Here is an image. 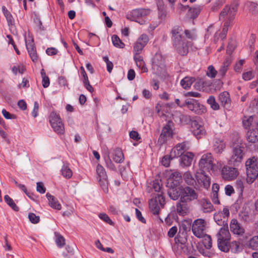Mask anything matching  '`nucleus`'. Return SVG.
I'll return each mask as SVG.
<instances>
[{"label": "nucleus", "instance_id": "1", "mask_svg": "<svg viewBox=\"0 0 258 258\" xmlns=\"http://www.w3.org/2000/svg\"><path fill=\"white\" fill-rule=\"evenodd\" d=\"M172 41L176 52L181 55H186L188 52L189 48L192 45L191 41H188L184 37L183 31L179 26H175L171 30Z\"/></svg>", "mask_w": 258, "mask_h": 258}, {"label": "nucleus", "instance_id": "2", "mask_svg": "<svg viewBox=\"0 0 258 258\" xmlns=\"http://www.w3.org/2000/svg\"><path fill=\"white\" fill-rule=\"evenodd\" d=\"M246 169V181L248 183H252L258 176V159L252 157L245 162Z\"/></svg>", "mask_w": 258, "mask_h": 258}, {"label": "nucleus", "instance_id": "3", "mask_svg": "<svg viewBox=\"0 0 258 258\" xmlns=\"http://www.w3.org/2000/svg\"><path fill=\"white\" fill-rule=\"evenodd\" d=\"M219 248L224 251H228L227 243L230 241L231 235L228 230V225L223 226L216 234Z\"/></svg>", "mask_w": 258, "mask_h": 258}, {"label": "nucleus", "instance_id": "4", "mask_svg": "<svg viewBox=\"0 0 258 258\" xmlns=\"http://www.w3.org/2000/svg\"><path fill=\"white\" fill-rule=\"evenodd\" d=\"M200 169L203 171H216L219 169V166L214 163V158L211 153H206L202 155L199 162Z\"/></svg>", "mask_w": 258, "mask_h": 258}, {"label": "nucleus", "instance_id": "5", "mask_svg": "<svg viewBox=\"0 0 258 258\" xmlns=\"http://www.w3.org/2000/svg\"><path fill=\"white\" fill-rule=\"evenodd\" d=\"M243 149L242 144L238 143L233 145L232 155L229 159V164L235 166L242 161L244 155Z\"/></svg>", "mask_w": 258, "mask_h": 258}, {"label": "nucleus", "instance_id": "6", "mask_svg": "<svg viewBox=\"0 0 258 258\" xmlns=\"http://www.w3.org/2000/svg\"><path fill=\"white\" fill-rule=\"evenodd\" d=\"M207 223L203 219L195 220L192 224V232L194 235L199 238H202L206 234Z\"/></svg>", "mask_w": 258, "mask_h": 258}, {"label": "nucleus", "instance_id": "7", "mask_svg": "<svg viewBox=\"0 0 258 258\" xmlns=\"http://www.w3.org/2000/svg\"><path fill=\"white\" fill-rule=\"evenodd\" d=\"M152 69L154 74L161 75L165 70L164 59L161 54L156 53L152 59Z\"/></svg>", "mask_w": 258, "mask_h": 258}, {"label": "nucleus", "instance_id": "8", "mask_svg": "<svg viewBox=\"0 0 258 258\" xmlns=\"http://www.w3.org/2000/svg\"><path fill=\"white\" fill-rule=\"evenodd\" d=\"M198 198V194L196 190L189 186H186L180 189V200L182 202H190Z\"/></svg>", "mask_w": 258, "mask_h": 258}, {"label": "nucleus", "instance_id": "9", "mask_svg": "<svg viewBox=\"0 0 258 258\" xmlns=\"http://www.w3.org/2000/svg\"><path fill=\"white\" fill-rule=\"evenodd\" d=\"M96 173L97 174V179L100 186L104 192L107 193L108 180L107 176L104 167L100 164H98L96 168Z\"/></svg>", "mask_w": 258, "mask_h": 258}, {"label": "nucleus", "instance_id": "10", "mask_svg": "<svg viewBox=\"0 0 258 258\" xmlns=\"http://www.w3.org/2000/svg\"><path fill=\"white\" fill-rule=\"evenodd\" d=\"M164 204L165 200L161 194L157 195L149 202L150 209L154 215H158L160 208H162Z\"/></svg>", "mask_w": 258, "mask_h": 258}, {"label": "nucleus", "instance_id": "11", "mask_svg": "<svg viewBox=\"0 0 258 258\" xmlns=\"http://www.w3.org/2000/svg\"><path fill=\"white\" fill-rule=\"evenodd\" d=\"M196 184L198 186L208 189L211 184V179L205 174V171L198 170L196 174Z\"/></svg>", "mask_w": 258, "mask_h": 258}, {"label": "nucleus", "instance_id": "12", "mask_svg": "<svg viewBox=\"0 0 258 258\" xmlns=\"http://www.w3.org/2000/svg\"><path fill=\"white\" fill-rule=\"evenodd\" d=\"M49 122L55 132L58 134L64 133V127L59 116L54 112H52L49 116Z\"/></svg>", "mask_w": 258, "mask_h": 258}, {"label": "nucleus", "instance_id": "13", "mask_svg": "<svg viewBox=\"0 0 258 258\" xmlns=\"http://www.w3.org/2000/svg\"><path fill=\"white\" fill-rule=\"evenodd\" d=\"M190 148L189 143L185 141L177 144L171 151L170 156L172 158H177L182 156L183 153Z\"/></svg>", "mask_w": 258, "mask_h": 258}, {"label": "nucleus", "instance_id": "14", "mask_svg": "<svg viewBox=\"0 0 258 258\" xmlns=\"http://www.w3.org/2000/svg\"><path fill=\"white\" fill-rule=\"evenodd\" d=\"M173 123L169 121L167 124L163 128L160 137L158 139V142L163 144L166 142V141L171 138L173 136V133L172 130Z\"/></svg>", "mask_w": 258, "mask_h": 258}, {"label": "nucleus", "instance_id": "15", "mask_svg": "<svg viewBox=\"0 0 258 258\" xmlns=\"http://www.w3.org/2000/svg\"><path fill=\"white\" fill-rule=\"evenodd\" d=\"M186 106L191 111L198 114H202L206 112V108L197 100L191 99L186 101Z\"/></svg>", "mask_w": 258, "mask_h": 258}, {"label": "nucleus", "instance_id": "16", "mask_svg": "<svg viewBox=\"0 0 258 258\" xmlns=\"http://www.w3.org/2000/svg\"><path fill=\"white\" fill-rule=\"evenodd\" d=\"M236 14V10L233 7L228 6H225L220 13L219 19L221 20L230 22L234 19Z\"/></svg>", "mask_w": 258, "mask_h": 258}, {"label": "nucleus", "instance_id": "17", "mask_svg": "<svg viewBox=\"0 0 258 258\" xmlns=\"http://www.w3.org/2000/svg\"><path fill=\"white\" fill-rule=\"evenodd\" d=\"M223 179L227 180H231L235 179L238 175V171L235 168L224 166L221 171Z\"/></svg>", "mask_w": 258, "mask_h": 258}, {"label": "nucleus", "instance_id": "18", "mask_svg": "<svg viewBox=\"0 0 258 258\" xmlns=\"http://www.w3.org/2000/svg\"><path fill=\"white\" fill-rule=\"evenodd\" d=\"M230 229L232 233L238 236H242L245 230L243 227L235 219H233L230 224Z\"/></svg>", "mask_w": 258, "mask_h": 258}, {"label": "nucleus", "instance_id": "19", "mask_svg": "<svg viewBox=\"0 0 258 258\" xmlns=\"http://www.w3.org/2000/svg\"><path fill=\"white\" fill-rule=\"evenodd\" d=\"M191 126L192 134L197 138H200L202 136L206 135V132L204 127L200 124L197 121L192 120L191 123Z\"/></svg>", "mask_w": 258, "mask_h": 258}, {"label": "nucleus", "instance_id": "20", "mask_svg": "<svg viewBox=\"0 0 258 258\" xmlns=\"http://www.w3.org/2000/svg\"><path fill=\"white\" fill-rule=\"evenodd\" d=\"M182 180L181 173L174 171L170 173L168 179V186H177Z\"/></svg>", "mask_w": 258, "mask_h": 258}, {"label": "nucleus", "instance_id": "21", "mask_svg": "<svg viewBox=\"0 0 258 258\" xmlns=\"http://www.w3.org/2000/svg\"><path fill=\"white\" fill-rule=\"evenodd\" d=\"M150 10L147 9H137L133 10L130 14L133 21L138 22V19L148 15Z\"/></svg>", "mask_w": 258, "mask_h": 258}, {"label": "nucleus", "instance_id": "22", "mask_svg": "<svg viewBox=\"0 0 258 258\" xmlns=\"http://www.w3.org/2000/svg\"><path fill=\"white\" fill-rule=\"evenodd\" d=\"M25 42L28 53L31 60L34 62H36L38 60V56L36 52L33 40H31L30 42L27 43L25 39Z\"/></svg>", "mask_w": 258, "mask_h": 258}, {"label": "nucleus", "instance_id": "23", "mask_svg": "<svg viewBox=\"0 0 258 258\" xmlns=\"http://www.w3.org/2000/svg\"><path fill=\"white\" fill-rule=\"evenodd\" d=\"M180 157V165L182 167H187L191 165L194 155L191 152H187Z\"/></svg>", "mask_w": 258, "mask_h": 258}, {"label": "nucleus", "instance_id": "24", "mask_svg": "<svg viewBox=\"0 0 258 258\" xmlns=\"http://www.w3.org/2000/svg\"><path fill=\"white\" fill-rule=\"evenodd\" d=\"M46 197L48 199L49 205L51 208L57 210H60L61 209L60 204L58 202L57 199H56L54 196L51 195L49 193H47Z\"/></svg>", "mask_w": 258, "mask_h": 258}, {"label": "nucleus", "instance_id": "25", "mask_svg": "<svg viewBox=\"0 0 258 258\" xmlns=\"http://www.w3.org/2000/svg\"><path fill=\"white\" fill-rule=\"evenodd\" d=\"M176 211L179 215L184 216L188 212V207L187 202H180L176 204Z\"/></svg>", "mask_w": 258, "mask_h": 258}, {"label": "nucleus", "instance_id": "26", "mask_svg": "<svg viewBox=\"0 0 258 258\" xmlns=\"http://www.w3.org/2000/svg\"><path fill=\"white\" fill-rule=\"evenodd\" d=\"M214 150L217 153H221L225 148V144L222 139L216 138L214 142Z\"/></svg>", "mask_w": 258, "mask_h": 258}, {"label": "nucleus", "instance_id": "27", "mask_svg": "<svg viewBox=\"0 0 258 258\" xmlns=\"http://www.w3.org/2000/svg\"><path fill=\"white\" fill-rule=\"evenodd\" d=\"M134 60L136 61L137 66L141 69L142 72L146 73L148 72V69L145 65L143 57L140 55H134Z\"/></svg>", "mask_w": 258, "mask_h": 258}, {"label": "nucleus", "instance_id": "28", "mask_svg": "<svg viewBox=\"0 0 258 258\" xmlns=\"http://www.w3.org/2000/svg\"><path fill=\"white\" fill-rule=\"evenodd\" d=\"M247 140L251 143L258 141V128L250 130L246 134Z\"/></svg>", "mask_w": 258, "mask_h": 258}, {"label": "nucleus", "instance_id": "29", "mask_svg": "<svg viewBox=\"0 0 258 258\" xmlns=\"http://www.w3.org/2000/svg\"><path fill=\"white\" fill-rule=\"evenodd\" d=\"M214 219L216 223L220 225L225 226L228 225L226 216H223L222 213L217 212L214 215Z\"/></svg>", "mask_w": 258, "mask_h": 258}, {"label": "nucleus", "instance_id": "30", "mask_svg": "<svg viewBox=\"0 0 258 258\" xmlns=\"http://www.w3.org/2000/svg\"><path fill=\"white\" fill-rule=\"evenodd\" d=\"M113 160L116 163H120L123 161L124 156L122 150L119 148H117L114 150L113 157Z\"/></svg>", "mask_w": 258, "mask_h": 258}, {"label": "nucleus", "instance_id": "31", "mask_svg": "<svg viewBox=\"0 0 258 258\" xmlns=\"http://www.w3.org/2000/svg\"><path fill=\"white\" fill-rule=\"evenodd\" d=\"M201 204L202 210L204 213L210 212L214 209V207L211 203L205 199H203L201 201Z\"/></svg>", "mask_w": 258, "mask_h": 258}, {"label": "nucleus", "instance_id": "32", "mask_svg": "<svg viewBox=\"0 0 258 258\" xmlns=\"http://www.w3.org/2000/svg\"><path fill=\"white\" fill-rule=\"evenodd\" d=\"M231 63V60L230 58L229 57H227L223 62L221 67H220V69L219 70V73L221 76H225Z\"/></svg>", "mask_w": 258, "mask_h": 258}, {"label": "nucleus", "instance_id": "33", "mask_svg": "<svg viewBox=\"0 0 258 258\" xmlns=\"http://www.w3.org/2000/svg\"><path fill=\"white\" fill-rule=\"evenodd\" d=\"M229 26V22H225L222 31L219 34H218V36L217 33L215 34L214 40L215 41H216L219 38L223 40L226 37Z\"/></svg>", "mask_w": 258, "mask_h": 258}, {"label": "nucleus", "instance_id": "34", "mask_svg": "<svg viewBox=\"0 0 258 258\" xmlns=\"http://www.w3.org/2000/svg\"><path fill=\"white\" fill-rule=\"evenodd\" d=\"M219 99L223 105H226L230 103V99L228 92L225 91L220 94Z\"/></svg>", "mask_w": 258, "mask_h": 258}, {"label": "nucleus", "instance_id": "35", "mask_svg": "<svg viewBox=\"0 0 258 258\" xmlns=\"http://www.w3.org/2000/svg\"><path fill=\"white\" fill-rule=\"evenodd\" d=\"M195 80L194 78L186 77L181 81L180 84L184 89H187L190 87Z\"/></svg>", "mask_w": 258, "mask_h": 258}, {"label": "nucleus", "instance_id": "36", "mask_svg": "<svg viewBox=\"0 0 258 258\" xmlns=\"http://www.w3.org/2000/svg\"><path fill=\"white\" fill-rule=\"evenodd\" d=\"M202 9V7L201 6L190 8L188 10L189 16L192 19L196 18L200 13Z\"/></svg>", "mask_w": 258, "mask_h": 258}, {"label": "nucleus", "instance_id": "37", "mask_svg": "<svg viewBox=\"0 0 258 258\" xmlns=\"http://www.w3.org/2000/svg\"><path fill=\"white\" fill-rule=\"evenodd\" d=\"M185 182L188 185H194L196 183V180L192 177L191 174L189 172H186L183 175Z\"/></svg>", "mask_w": 258, "mask_h": 258}, {"label": "nucleus", "instance_id": "38", "mask_svg": "<svg viewBox=\"0 0 258 258\" xmlns=\"http://www.w3.org/2000/svg\"><path fill=\"white\" fill-rule=\"evenodd\" d=\"M62 175L66 178H70L72 176V171L69 168V164H64L61 169Z\"/></svg>", "mask_w": 258, "mask_h": 258}, {"label": "nucleus", "instance_id": "39", "mask_svg": "<svg viewBox=\"0 0 258 258\" xmlns=\"http://www.w3.org/2000/svg\"><path fill=\"white\" fill-rule=\"evenodd\" d=\"M247 245L249 248L255 250L258 249V236H254L248 241Z\"/></svg>", "mask_w": 258, "mask_h": 258}, {"label": "nucleus", "instance_id": "40", "mask_svg": "<svg viewBox=\"0 0 258 258\" xmlns=\"http://www.w3.org/2000/svg\"><path fill=\"white\" fill-rule=\"evenodd\" d=\"M112 41L113 45L116 47L122 48L124 47V44L116 35H113L112 36Z\"/></svg>", "mask_w": 258, "mask_h": 258}, {"label": "nucleus", "instance_id": "41", "mask_svg": "<svg viewBox=\"0 0 258 258\" xmlns=\"http://www.w3.org/2000/svg\"><path fill=\"white\" fill-rule=\"evenodd\" d=\"M2 11L8 21V24L12 25L14 22V19L11 13L5 6L2 7Z\"/></svg>", "mask_w": 258, "mask_h": 258}, {"label": "nucleus", "instance_id": "42", "mask_svg": "<svg viewBox=\"0 0 258 258\" xmlns=\"http://www.w3.org/2000/svg\"><path fill=\"white\" fill-rule=\"evenodd\" d=\"M4 199L7 204L14 211H18L19 210V208L16 206L13 199H11L8 195L5 196Z\"/></svg>", "mask_w": 258, "mask_h": 258}, {"label": "nucleus", "instance_id": "43", "mask_svg": "<svg viewBox=\"0 0 258 258\" xmlns=\"http://www.w3.org/2000/svg\"><path fill=\"white\" fill-rule=\"evenodd\" d=\"M174 187H170V188L168 191V194L171 199L176 200L180 197V194H178L176 189L174 188Z\"/></svg>", "mask_w": 258, "mask_h": 258}, {"label": "nucleus", "instance_id": "44", "mask_svg": "<svg viewBox=\"0 0 258 258\" xmlns=\"http://www.w3.org/2000/svg\"><path fill=\"white\" fill-rule=\"evenodd\" d=\"M228 246V251L231 249L233 252H236L239 251V243L236 241H233L231 243L228 242L227 243Z\"/></svg>", "mask_w": 258, "mask_h": 258}, {"label": "nucleus", "instance_id": "45", "mask_svg": "<svg viewBox=\"0 0 258 258\" xmlns=\"http://www.w3.org/2000/svg\"><path fill=\"white\" fill-rule=\"evenodd\" d=\"M204 238L203 244L207 249H210L212 246V239L211 237L206 234L205 236H203Z\"/></svg>", "mask_w": 258, "mask_h": 258}, {"label": "nucleus", "instance_id": "46", "mask_svg": "<svg viewBox=\"0 0 258 258\" xmlns=\"http://www.w3.org/2000/svg\"><path fill=\"white\" fill-rule=\"evenodd\" d=\"M181 235L180 234H178L175 238V240L176 243H180L182 245H184L187 241L186 238V233L182 232L181 233Z\"/></svg>", "mask_w": 258, "mask_h": 258}, {"label": "nucleus", "instance_id": "47", "mask_svg": "<svg viewBox=\"0 0 258 258\" xmlns=\"http://www.w3.org/2000/svg\"><path fill=\"white\" fill-rule=\"evenodd\" d=\"M144 47L142 45L140 42L137 41L135 43L134 45V55H140L142 52V50Z\"/></svg>", "mask_w": 258, "mask_h": 258}, {"label": "nucleus", "instance_id": "48", "mask_svg": "<svg viewBox=\"0 0 258 258\" xmlns=\"http://www.w3.org/2000/svg\"><path fill=\"white\" fill-rule=\"evenodd\" d=\"M212 109L214 110H218L219 108V104L216 102L214 96H211L207 100Z\"/></svg>", "mask_w": 258, "mask_h": 258}, {"label": "nucleus", "instance_id": "49", "mask_svg": "<svg viewBox=\"0 0 258 258\" xmlns=\"http://www.w3.org/2000/svg\"><path fill=\"white\" fill-rule=\"evenodd\" d=\"M56 239L55 242L58 246L61 247L65 244V239L60 234L55 233Z\"/></svg>", "mask_w": 258, "mask_h": 258}, {"label": "nucleus", "instance_id": "50", "mask_svg": "<svg viewBox=\"0 0 258 258\" xmlns=\"http://www.w3.org/2000/svg\"><path fill=\"white\" fill-rule=\"evenodd\" d=\"M217 73V71L215 69L213 66H210L208 68L206 74L209 77L214 78L216 77Z\"/></svg>", "mask_w": 258, "mask_h": 258}, {"label": "nucleus", "instance_id": "51", "mask_svg": "<svg viewBox=\"0 0 258 258\" xmlns=\"http://www.w3.org/2000/svg\"><path fill=\"white\" fill-rule=\"evenodd\" d=\"M137 41L145 47L149 41V38L146 34H142Z\"/></svg>", "mask_w": 258, "mask_h": 258}, {"label": "nucleus", "instance_id": "52", "mask_svg": "<svg viewBox=\"0 0 258 258\" xmlns=\"http://www.w3.org/2000/svg\"><path fill=\"white\" fill-rule=\"evenodd\" d=\"M99 217L101 220H102L104 222H106L107 223L109 224V225H114L113 222L110 219V218L106 214L100 213L99 215Z\"/></svg>", "mask_w": 258, "mask_h": 258}, {"label": "nucleus", "instance_id": "53", "mask_svg": "<svg viewBox=\"0 0 258 258\" xmlns=\"http://www.w3.org/2000/svg\"><path fill=\"white\" fill-rule=\"evenodd\" d=\"M28 218L30 222L33 224H37L40 221L39 216H36L33 213H30L28 214Z\"/></svg>", "mask_w": 258, "mask_h": 258}, {"label": "nucleus", "instance_id": "54", "mask_svg": "<svg viewBox=\"0 0 258 258\" xmlns=\"http://www.w3.org/2000/svg\"><path fill=\"white\" fill-rule=\"evenodd\" d=\"M103 59L106 63L107 71L109 73H110L112 71L113 67L112 62L109 60L107 56H104Z\"/></svg>", "mask_w": 258, "mask_h": 258}, {"label": "nucleus", "instance_id": "55", "mask_svg": "<svg viewBox=\"0 0 258 258\" xmlns=\"http://www.w3.org/2000/svg\"><path fill=\"white\" fill-rule=\"evenodd\" d=\"M254 76V73L252 71H248L243 74L242 78L245 81H249L252 79Z\"/></svg>", "mask_w": 258, "mask_h": 258}, {"label": "nucleus", "instance_id": "56", "mask_svg": "<svg viewBox=\"0 0 258 258\" xmlns=\"http://www.w3.org/2000/svg\"><path fill=\"white\" fill-rule=\"evenodd\" d=\"M171 159L172 158L170 156V155L169 156L166 155L164 156L161 161L162 164L165 167L169 166Z\"/></svg>", "mask_w": 258, "mask_h": 258}, {"label": "nucleus", "instance_id": "57", "mask_svg": "<svg viewBox=\"0 0 258 258\" xmlns=\"http://www.w3.org/2000/svg\"><path fill=\"white\" fill-rule=\"evenodd\" d=\"M2 113L6 119H15L16 118V116L13 114H10L9 112H8L6 109H3L2 110Z\"/></svg>", "mask_w": 258, "mask_h": 258}, {"label": "nucleus", "instance_id": "58", "mask_svg": "<svg viewBox=\"0 0 258 258\" xmlns=\"http://www.w3.org/2000/svg\"><path fill=\"white\" fill-rule=\"evenodd\" d=\"M36 189L37 191L40 194H44L46 191V188L42 182H38L37 183Z\"/></svg>", "mask_w": 258, "mask_h": 258}, {"label": "nucleus", "instance_id": "59", "mask_svg": "<svg viewBox=\"0 0 258 258\" xmlns=\"http://www.w3.org/2000/svg\"><path fill=\"white\" fill-rule=\"evenodd\" d=\"M105 160L106 166L107 167H108V168H109L110 169L112 170H113L115 169V165L112 163V162L111 160V159H110V157L109 156H108L107 158H106Z\"/></svg>", "mask_w": 258, "mask_h": 258}, {"label": "nucleus", "instance_id": "60", "mask_svg": "<svg viewBox=\"0 0 258 258\" xmlns=\"http://www.w3.org/2000/svg\"><path fill=\"white\" fill-rule=\"evenodd\" d=\"M244 62V60H240L237 62L234 66V70L235 72H240L242 70V66Z\"/></svg>", "mask_w": 258, "mask_h": 258}, {"label": "nucleus", "instance_id": "61", "mask_svg": "<svg viewBox=\"0 0 258 258\" xmlns=\"http://www.w3.org/2000/svg\"><path fill=\"white\" fill-rule=\"evenodd\" d=\"M161 187L160 182L158 180H155L153 181V188L155 191L160 192Z\"/></svg>", "mask_w": 258, "mask_h": 258}, {"label": "nucleus", "instance_id": "62", "mask_svg": "<svg viewBox=\"0 0 258 258\" xmlns=\"http://www.w3.org/2000/svg\"><path fill=\"white\" fill-rule=\"evenodd\" d=\"M177 231V228L176 226L172 227L168 232V236L169 237H173Z\"/></svg>", "mask_w": 258, "mask_h": 258}, {"label": "nucleus", "instance_id": "63", "mask_svg": "<svg viewBox=\"0 0 258 258\" xmlns=\"http://www.w3.org/2000/svg\"><path fill=\"white\" fill-rule=\"evenodd\" d=\"M225 190L227 196H231L234 192L233 187L230 185H227L225 187Z\"/></svg>", "mask_w": 258, "mask_h": 258}, {"label": "nucleus", "instance_id": "64", "mask_svg": "<svg viewBox=\"0 0 258 258\" xmlns=\"http://www.w3.org/2000/svg\"><path fill=\"white\" fill-rule=\"evenodd\" d=\"M180 120L181 121L185 122V123H191V117L189 115H182L180 117Z\"/></svg>", "mask_w": 258, "mask_h": 258}]
</instances>
